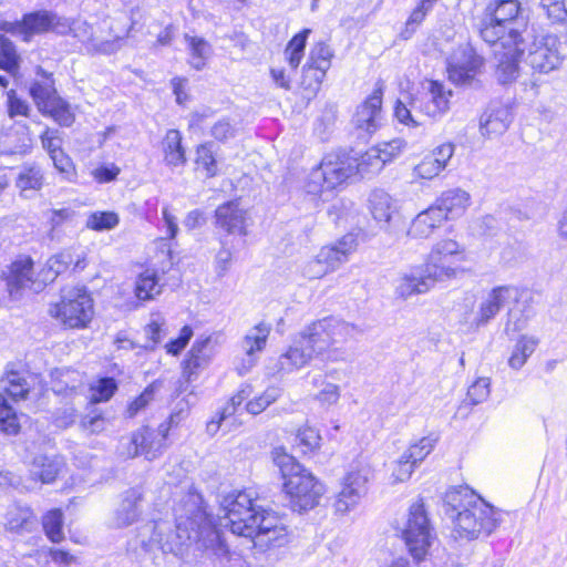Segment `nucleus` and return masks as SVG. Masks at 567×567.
Masks as SVG:
<instances>
[{
    "label": "nucleus",
    "mask_w": 567,
    "mask_h": 567,
    "mask_svg": "<svg viewBox=\"0 0 567 567\" xmlns=\"http://www.w3.org/2000/svg\"><path fill=\"white\" fill-rule=\"evenodd\" d=\"M176 529L164 538L167 529L165 523H148L144 529L152 532L150 539L141 540L144 546L158 545L163 553L184 556L185 551L195 547L198 550L210 551L214 556L223 557L228 549L219 532L203 506L202 496L189 489L174 507Z\"/></svg>",
    "instance_id": "obj_1"
},
{
    "label": "nucleus",
    "mask_w": 567,
    "mask_h": 567,
    "mask_svg": "<svg viewBox=\"0 0 567 567\" xmlns=\"http://www.w3.org/2000/svg\"><path fill=\"white\" fill-rule=\"evenodd\" d=\"M482 39L494 45L495 75L499 83L515 81L519 62L525 54L528 18L518 0H492L485 8L481 22Z\"/></svg>",
    "instance_id": "obj_2"
},
{
    "label": "nucleus",
    "mask_w": 567,
    "mask_h": 567,
    "mask_svg": "<svg viewBox=\"0 0 567 567\" xmlns=\"http://www.w3.org/2000/svg\"><path fill=\"white\" fill-rule=\"evenodd\" d=\"M221 507L233 534L250 538L261 550L281 547L289 540L282 518L256 504L251 491H233L224 496Z\"/></svg>",
    "instance_id": "obj_3"
},
{
    "label": "nucleus",
    "mask_w": 567,
    "mask_h": 567,
    "mask_svg": "<svg viewBox=\"0 0 567 567\" xmlns=\"http://www.w3.org/2000/svg\"><path fill=\"white\" fill-rule=\"evenodd\" d=\"M444 512L453 522L455 536L466 540L488 537L503 522L502 511L485 502L467 486L446 492Z\"/></svg>",
    "instance_id": "obj_4"
},
{
    "label": "nucleus",
    "mask_w": 567,
    "mask_h": 567,
    "mask_svg": "<svg viewBox=\"0 0 567 567\" xmlns=\"http://www.w3.org/2000/svg\"><path fill=\"white\" fill-rule=\"evenodd\" d=\"M274 462L280 470L284 491L293 511H308L319 504L326 488L310 471L282 449H275Z\"/></svg>",
    "instance_id": "obj_5"
},
{
    "label": "nucleus",
    "mask_w": 567,
    "mask_h": 567,
    "mask_svg": "<svg viewBox=\"0 0 567 567\" xmlns=\"http://www.w3.org/2000/svg\"><path fill=\"white\" fill-rule=\"evenodd\" d=\"M361 330L337 317H326L307 326L300 334L313 349L317 358L324 361L346 359L344 344L354 339Z\"/></svg>",
    "instance_id": "obj_6"
},
{
    "label": "nucleus",
    "mask_w": 567,
    "mask_h": 567,
    "mask_svg": "<svg viewBox=\"0 0 567 567\" xmlns=\"http://www.w3.org/2000/svg\"><path fill=\"white\" fill-rule=\"evenodd\" d=\"M354 175L352 157L340 154H327L319 165L307 175L303 190L308 202V210H316L326 199L323 195L347 182Z\"/></svg>",
    "instance_id": "obj_7"
},
{
    "label": "nucleus",
    "mask_w": 567,
    "mask_h": 567,
    "mask_svg": "<svg viewBox=\"0 0 567 567\" xmlns=\"http://www.w3.org/2000/svg\"><path fill=\"white\" fill-rule=\"evenodd\" d=\"M452 91L435 80L422 82L421 90L409 97V103L398 100L394 107V115L404 125L416 127L420 122L414 118L412 111H419L423 115L433 118H442L450 110Z\"/></svg>",
    "instance_id": "obj_8"
},
{
    "label": "nucleus",
    "mask_w": 567,
    "mask_h": 567,
    "mask_svg": "<svg viewBox=\"0 0 567 567\" xmlns=\"http://www.w3.org/2000/svg\"><path fill=\"white\" fill-rule=\"evenodd\" d=\"M464 260V248L456 240L444 238L432 245L425 262L420 266L437 284L456 278Z\"/></svg>",
    "instance_id": "obj_9"
},
{
    "label": "nucleus",
    "mask_w": 567,
    "mask_h": 567,
    "mask_svg": "<svg viewBox=\"0 0 567 567\" xmlns=\"http://www.w3.org/2000/svg\"><path fill=\"white\" fill-rule=\"evenodd\" d=\"M399 528L411 556L417 561L422 560L429 551L434 534L421 502L411 505L406 519Z\"/></svg>",
    "instance_id": "obj_10"
},
{
    "label": "nucleus",
    "mask_w": 567,
    "mask_h": 567,
    "mask_svg": "<svg viewBox=\"0 0 567 567\" xmlns=\"http://www.w3.org/2000/svg\"><path fill=\"white\" fill-rule=\"evenodd\" d=\"M50 313L69 328H84L91 321L93 300L85 288L63 290L61 301L51 307Z\"/></svg>",
    "instance_id": "obj_11"
},
{
    "label": "nucleus",
    "mask_w": 567,
    "mask_h": 567,
    "mask_svg": "<svg viewBox=\"0 0 567 567\" xmlns=\"http://www.w3.org/2000/svg\"><path fill=\"white\" fill-rule=\"evenodd\" d=\"M526 39V62L530 68L539 73H549L557 70L561 63L564 55L561 53V43L555 35L547 34L539 39H535L532 44H528Z\"/></svg>",
    "instance_id": "obj_12"
},
{
    "label": "nucleus",
    "mask_w": 567,
    "mask_h": 567,
    "mask_svg": "<svg viewBox=\"0 0 567 567\" xmlns=\"http://www.w3.org/2000/svg\"><path fill=\"white\" fill-rule=\"evenodd\" d=\"M447 74L456 85H471L484 65V59L470 44L456 48L447 58Z\"/></svg>",
    "instance_id": "obj_13"
},
{
    "label": "nucleus",
    "mask_w": 567,
    "mask_h": 567,
    "mask_svg": "<svg viewBox=\"0 0 567 567\" xmlns=\"http://www.w3.org/2000/svg\"><path fill=\"white\" fill-rule=\"evenodd\" d=\"M58 17L47 10H39L27 13L21 21L0 22V31L14 35H21L24 41H29L34 34L51 31L58 25Z\"/></svg>",
    "instance_id": "obj_14"
},
{
    "label": "nucleus",
    "mask_w": 567,
    "mask_h": 567,
    "mask_svg": "<svg viewBox=\"0 0 567 567\" xmlns=\"http://www.w3.org/2000/svg\"><path fill=\"white\" fill-rule=\"evenodd\" d=\"M167 426L158 425L157 429L144 426L136 431L131 439L128 456L144 455L147 460H154L166 449Z\"/></svg>",
    "instance_id": "obj_15"
},
{
    "label": "nucleus",
    "mask_w": 567,
    "mask_h": 567,
    "mask_svg": "<svg viewBox=\"0 0 567 567\" xmlns=\"http://www.w3.org/2000/svg\"><path fill=\"white\" fill-rule=\"evenodd\" d=\"M271 332V326L265 322H259L250 328L244 336L240 347L245 357L236 365L239 375L247 374L258 361V353L264 351L267 344L268 337Z\"/></svg>",
    "instance_id": "obj_16"
},
{
    "label": "nucleus",
    "mask_w": 567,
    "mask_h": 567,
    "mask_svg": "<svg viewBox=\"0 0 567 567\" xmlns=\"http://www.w3.org/2000/svg\"><path fill=\"white\" fill-rule=\"evenodd\" d=\"M382 91L374 90L367 100L358 106L352 124L359 137H367L373 134L382 122Z\"/></svg>",
    "instance_id": "obj_17"
},
{
    "label": "nucleus",
    "mask_w": 567,
    "mask_h": 567,
    "mask_svg": "<svg viewBox=\"0 0 567 567\" xmlns=\"http://www.w3.org/2000/svg\"><path fill=\"white\" fill-rule=\"evenodd\" d=\"M436 284L421 266L411 267L399 275L394 282V296L400 300H408L413 296L424 295Z\"/></svg>",
    "instance_id": "obj_18"
},
{
    "label": "nucleus",
    "mask_w": 567,
    "mask_h": 567,
    "mask_svg": "<svg viewBox=\"0 0 567 567\" xmlns=\"http://www.w3.org/2000/svg\"><path fill=\"white\" fill-rule=\"evenodd\" d=\"M515 297L516 289L513 287L498 286L493 288L486 296L482 298L471 324L475 328L486 326L497 316L506 302Z\"/></svg>",
    "instance_id": "obj_19"
},
{
    "label": "nucleus",
    "mask_w": 567,
    "mask_h": 567,
    "mask_svg": "<svg viewBox=\"0 0 567 567\" xmlns=\"http://www.w3.org/2000/svg\"><path fill=\"white\" fill-rule=\"evenodd\" d=\"M216 227L227 235L245 237L247 235V210L238 200H229L217 207L215 212Z\"/></svg>",
    "instance_id": "obj_20"
},
{
    "label": "nucleus",
    "mask_w": 567,
    "mask_h": 567,
    "mask_svg": "<svg viewBox=\"0 0 567 567\" xmlns=\"http://www.w3.org/2000/svg\"><path fill=\"white\" fill-rule=\"evenodd\" d=\"M513 121L512 109L501 102H492L480 118L482 136L494 138L503 135Z\"/></svg>",
    "instance_id": "obj_21"
},
{
    "label": "nucleus",
    "mask_w": 567,
    "mask_h": 567,
    "mask_svg": "<svg viewBox=\"0 0 567 567\" xmlns=\"http://www.w3.org/2000/svg\"><path fill=\"white\" fill-rule=\"evenodd\" d=\"M358 248L357 235L349 233L331 245L323 246L319 254L332 271L346 264Z\"/></svg>",
    "instance_id": "obj_22"
},
{
    "label": "nucleus",
    "mask_w": 567,
    "mask_h": 567,
    "mask_svg": "<svg viewBox=\"0 0 567 567\" xmlns=\"http://www.w3.org/2000/svg\"><path fill=\"white\" fill-rule=\"evenodd\" d=\"M316 357L313 349L307 344L302 336L299 333L289 348L278 359V370L289 373L301 369Z\"/></svg>",
    "instance_id": "obj_23"
},
{
    "label": "nucleus",
    "mask_w": 567,
    "mask_h": 567,
    "mask_svg": "<svg viewBox=\"0 0 567 567\" xmlns=\"http://www.w3.org/2000/svg\"><path fill=\"white\" fill-rule=\"evenodd\" d=\"M63 466V458L58 455L38 454L29 464V474L34 482L50 484L54 482Z\"/></svg>",
    "instance_id": "obj_24"
},
{
    "label": "nucleus",
    "mask_w": 567,
    "mask_h": 567,
    "mask_svg": "<svg viewBox=\"0 0 567 567\" xmlns=\"http://www.w3.org/2000/svg\"><path fill=\"white\" fill-rule=\"evenodd\" d=\"M140 488H130L123 494V498L114 512L112 526L123 528L132 525L141 515L140 503L142 501Z\"/></svg>",
    "instance_id": "obj_25"
},
{
    "label": "nucleus",
    "mask_w": 567,
    "mask_h": 567,
    "mask_svg": "<svg viewBox=\"0 0 567 567\" xmlns=\"http://www.w3.org/2000/svg\"><path fill=\"white\" fill-rule=\"evenodd\" d=\"M445 220V215L434 205L419 213L408 229V236L415 239L429 238Z\"/></svg>",
    "instance_id": "obj_26"
},
{
    "label": "nucleus",
    "mask_w": 567,
    "mask_h": 567,
    "mask_svg": "<svg viewBox=\"0 0 567 567\" xmlns=\"http://www.w3.org/2000/svg\"><path fill=\"white\" fill-rule=\"evenodd\" d=\"M76 37L85 47L89 53L95 54H112L121 48V38H114L106 41H97L93 34L91 27L85 22H78L71 29Z\"/></svg>",
    "instance_id": "obj_27"
},
{
    "label": "nucleus",
    "mask_w": 567,
    "mask_h": 567,
    "mask_svg": "<svg viewBox=\"0 0 567 567\" xmlns=\"http://www.w3.org/2000/svg\"><path fill=\"white\" fill-rule=\"evenodd\" d=\"M14 184L21 197L31 198L44 184V175L41 167L34 163L22 165L17 173Z\"/></svg>",
    "instance_id": "obj_28"
},
{
    "label": "nucleus",
    "mask_w": 567,
    "mask_h": 567,
    "mask_svg": "<svg viewBox=\"0 0 567 567\" xmlns=\"http://www.w3.org/2000/svg\"><path fill=\"white\" fill-rule=\"evenodd\" d=\"M369 208L374 220L381 227L388 226L392 217L399 212L398 202L382 189H375L370 194Z\"/></svg>",
    "instance_id": "obj_29"
},
{
    "label": "nucleus",
    "mask_w": 567,
    "mask_h": 567,
    "mask_svg": "<svg viewBox=\"0 0 567 567\" xmlns=\"http://www.w3.org/2000/svg\"><path fill=\"white\" fill-rule=\"evenodd\" d=\"M4 527L13 534L31 533L37 527V519L30 507L13 504L7 511Z\"/></svg>",
    "instance_id": "obj_30"
},
{
    "label": "nucleus",
    "mask_w": 567,
    "mask_h": 567,
    "mask_svg": "<svg viewBox=\"0 0 567 567\" xmlns=\"http://www.w3.org/2000/svg\"><path fill=\"white\" fill-rule=\"evenodd\" d=\"M209 343L210 337L198 338L193 343L184 360V374H186L188 379H192L198 370L206 368L210 362L213 351L208 348Z\"/></svg>",
    "instance_id": "obj_31"
},
{
    "label": "nucleus",
    "mask_w": 567,
    "mask_h": 567,
    "mask_svg": "<svg viewBox=\"0 0 567 567\" xmlns=\"http://www.w3.org/2000/svg\"><path fill=\"white\" fill-rule=\"evenodd\" d=\"M470 194L463 189L454 188L444 192L436 200L437 207L444 215L445 220L461 216L470 205Z\"/></svg>",
    "instance_id": "obj_32"
},
{
    "label": "nucleus",
    "mask_w": 567,
    "mask_h": 567,
    "mask_svg": "<svg viewBox=\"0 0 567 567\" xmlns=\"http://www.w3.org/2000/svg\"><path fill=\"white\" fill-rule=\"evenodd\" d=\"M32 266L33 262L29 257L20 258L11 264L6 277L10 295L30 286L32 282Z\"/></svg>",
    "instance_id": "obj_33"
},
{
    "label": "nucleus",
    "mask_w": 567,
    "mask_h": 567,
    "mask_svg": "<svg viewBox=\"0 0 567 567\" xmlns=\"http://www.w3.org/2000/svg\"><path fill=\"white\" fill-rule=\"evenodd\" d=\"M164 161L171 167L183 166L186 162L185 150L182 146V134L177 130L167 131L163 140Z\"/></svg>",
    "instance_id": "obj_34"
},
{
    "label": "nucleus",
    "mask_w": 567,
    "mask_h": 567,
    "mask_svg": "<svg viewBox=\"0 0 567 567\" xmlns=\"http://www.w3.org/2000/svg\"><path fill=\"white\" fill-rule=\"evenodd\" d=\"M163 285L159 284L158 275L153 269H146L135 281V296L137 299L153 300L162 292Z\"/></svg>",
    "instance_id": "obj_35"
},
{
    "label": "nucleus",
    "mask_w": 567,
    "mask_h": 567,
    "mask_svg": "<svg viewBox=\"0 0 567 567\" xmlns=\"http://www.w3.org/2000/svg\"><path fill=\"white\" fill-rule=\"evenodd\" d=\"M537 344V338L527 334L520 336L508 359V365L514 370L522 369L535 352Z\"/></svg>",
    "instance_id": "obj_36"
},
{
    "label": "nucleus",
    "mask_w": 567,
    "mask_h": 567,
    "mask_svg": "<svg viewBox=\"0 0 567 567\" xmlns=\"http://www.w3.org/2000/svg\"><path fill=\"white\" fill-rule=\"evenodd\" d=\"M185 41L190 65L196 70H202L212 55V45L205 39L195 35L186 34Z\"/></svg>",
    "instance_id": "obj_37"
},
{
    "label": "nucleus",
    "mask_w": 567,
    "mask_h": 567,
    "mask_svg": "<svg viewBox=\"0 0 567 567\" xmlns=\"http://www.w3.org/2000/svg\"><path fill=\"white\" fill-rule=\"evenodd\" d=\"M73 262V256L71 251L64 250L52 256L42 270L41 280L45 282H52L54 279L66 271L70 265Z\"/></svg>",
    "instance_id": "obj_38"
},
{
    "label": "nucleus",
    "mask_w": 567,
    "mask_h": 567,
    "mask_svg": "<svg viewBox=\"0 0 567 567\" xmlns=\"http://www.w3.org/2000/svg\"><path fill=\"white\" fill-rule=\"evenodd\" d=\"M310 29H303L299 33H297L287 44L285 50L286 60L288 61L290 68L296 70L303 56L306 43L308 35L310 34Z\"/></svg>",
    "instance_id": "obj_39"
},
{
    "label": "nucleus",
    "mask_w": 567,
    "mask_h": 567,
    "mask_svg": "<svg viewBox=\"0 0 567 567\" xmlns=\"http://www.w3.org/2000/svg\"><path fill=\"white\" fill-rule=\"evenodd\" d=\"M371 471L368 465H357L352 467L342 478V484L347 485L352 491H358L362 495L368 494V483L370 480Z\"/></svg>",
    "instance_id": "obj_40"
},
{
    "label": "nucleus",
    "mask_w": 567,
    "mask_h": 567,
    "mask_svg": "<svg viewBox=\"0 0 567 567\" xmlns=\"http://www.w3.org/2000/svg\"><path fill=\"white\" fill-rule=\"evenodd\" d=\"M144 334L147 339L144 349L154 350L167 334L165 319L161 315H152L144 328Z\"/></svg>",
    "instance_id": "obj_41"
},
{
    "label": "nucleus",
    "mask_w": 567,
    "mask_h": 567,
    "mask_svg": "<svg viewBox=\"0 0 567 567\" xmlns=\"http://www.w3.org/2000/svg\"><path fill=\"white\" fill-rule=\"evenodd\" d=\"M382 155L374 147L369 148L364 154L360 156L359 159L353 158L354 161V174L359 173L364 176L368 174H375L380 172L384 163L382 161Z\"/></svg>",
    "instance_id": "obj_42"
},
{
    "label": "nucleus",
    "mask_w": 567,
    "mask_h": 567,
    "mask_svg": "<svg viewBox=\"0 0 567 567\" xmlns=\"http://www.w3.org/2000/svg\"><path fill=\"white\" fill-rule=\"evenodd\" d=\"M120 224V216L115 212H93L87 216L85 226L94 231H109Z\"/></svg>",
    "instance_id": "obj_43"
},
{
    "label": "nucleus",
    "mask_w": 567,
    "mask_h": 567,
    "mask_svg": "<svg viewBox=\"0 0 567 567\" xmlns=\"http://www.w3.org/2000/svg\"><path fill=\"white\" fill-rule=\"evenodd\" d=\"M19 61L20 56L14 44L3 34H0V69L14 75L19 69Z\"/></svg>",
    "instance_id": "obj_44"
},
{
    "label": "nucleus",
    "mask_w": 567,
    "mask_h": 567,
    "mask_svg": "<svg viewBox=\"0 0 567 567\" xmlns=\"http://www.w3.org/2000/svg\"><path fill=\"white\" fill-rule=\"evenodd\" d=\"M45 107L50 115L62 126H71L74 122V114L69 103L61 97H48Z\"/></svg>",
    "instance_id": "obj_45"
},
{
    "label": "nucleus",
    "mask_w": 567,
    "mask_h": 567,
    "mask_svg": "<svg viewBox=\"0 0 567 567\" xmlns=\"http://www.w3.org/2000/svg\"><path fill=\"white\" fill-rule=\"evenodd\" d=\"M196 165L205 172L206 177H214L218 173L217 161L213 151V143L206 142L197 146Z\"/></svg>",
    "instance_id": "obj_46"
},
{
    "label": "nucleus",
    "mask_w": 567,
    "mask_h": 567,
    "mask_svg": "<svg viewBox=\"0 0 567 567\" xmlns=\"http://www.w3.org/2000/svg\"><path fill=\"white\" fill-rule=\"evenodd\" d=\"M437 439L435 436H424L414 444H411L403 454L410 460V462H412V464L417 466L433 451Z\"/></svg>",
    "instance_id": "obj_47"
},
{
    "label": "nucleus",
    "mask_w": 567,
    "mask_h": 567,
    "mask_svg": "<svg viewBox=\"0 0 567 567\" xmlns=\"http://www.w3.org/2000/svg\"><path fill=\"white\" fill-rule=\"evenodd\" d=\"M43 529L48 538L53 543L63 539V514L60 509L49 511L42 519Z\"/></svg>",
    "instance_id": "obj_48"
},
{
    "label": "nucleus",
    "mask_w": 567,
    "mask_h": 567,
    "mask_svg": "<svg viewBox=\"0 0 567 567\" xmlns=\"http://www.w3.org/2000/svg\"><path fill=\"white\" fill-rule=\"evenodd\" d=\"M280 395V388L268 386L260 395L247 402L246 411L252 415H258L264 412L271 403L276 402Z\"/></svg>",
    "instance_id": "obj_49"
},
{
    "label": "nucleus",
    "mask_w": 567,
    "mask_h": 567,
    "mask_svg": "<svg viewBox=\"0 0 567 567\" xmlns=\"http://www.w3.org/2000/svg\"><path fill=\"white\" fill-rule=\"evenodd\" d=\"M364 497L358 491H352L341 483V489L336 497L334 509L339 514H347L353 511Z\"/></svg>",
    "instance_id": "obj_50"
},
{
    "label": "nucleus",
    "mask_w": 567,
    "mask_h": 567,
    "mask_svg": "<svg viewBox=\"0 0 567 567\" xmlns=\"http://www.w3.org/2000/svg\"><path fill=\"white\" fill-rule=\"evenodd\" d=\"M326 73L309 63L302 68L301 86L308 92L309 97L315 96L320 90L321 83L326 78Z\"/></svg>",
    "instance_id": "obj_51"
},
{
    "label": "nucleus",
    "mask_w": 567,
    "mask_h": 567,
    "mask_svg": "<svg viewBox=\"0 0 567 567\" xmlns=\"http://www.w3.org/2000/svg\"><path fill=\"white\" fill-rule=\"evenodd\" d=\"M20 429V421L13 408L7 399L0 394V430L7 434H17Z\"/></svg>",
    "instance_id": "obj_52"
},
{
    "label": "nucleus",
    "mask_w": 567,
    "mask_h": 567,
    "mask_svg": "<svg viewBox=\"0 0 567 567\" xmlns=\"http://www.w3.org/2000/svg\"><path fill=\"white\" fill-rule=\"evenodd\" d=\"M117 390V383L113 378L99 379L90 388V400L94 403L109 401Z\"/></svg>",
    "instance_id": "obj_53"
},
{
    "label": "nucleus",
    "mask_w": 567,
    "mask_h": 567,
    "mask_svg": "<svg viewBox=\"0 0 567 567\" xmlns=\"http://www.w3.org/2000/svg\"><path fill=\"white\" fill-rule=\"evenodd\" d=\"M238 132V122L228 117L219 118L210 127V135L220 143H226L236 137Z\"/></svg>",
    "instance_id": "obj_54"
},
{
    "label": "nucleus",
    "mask_w": 567,
    "mask_h": 567,
    "mask_svg": "<svg viewBox=\"0 0 567 567\" xmlns=\"http://www.w3.org/2000/svg\"><path fill=\"white\" fill-rule=\"evenodd\" d=\"M332 58V49L328 44L319 42L315 44L313 48L310 50L307 63L318 68L319 70L327 72L331 66Z\"/></svg>",
    "instance_id": "obj_55"
},
{
    "label": "nucleus",
    "mask_w": 567,
    "mask_h": 567,
    "mask_svg": "<svg viewBox=\"0 0 567 567\" xmlns=\"http://www.w3.org/2000/svg\"><path fill=\"white\" fill-rule=\"evenodd\" d=\"M4 382V390L13 400L25 399L29 392L27 380L20 373L10 371L7 373Z\"/></svg>",
    "instance_id": "obj_56"
},
{
    "label": "nucleus",
    "mask_w": 567,
    "mask_h": 567,
    "mask_svg": "<svg viewBox=\"0 0 567 567\" xmlns=\"http://www.w3.org/2000/svg\"><path fill=\"white\" fill-rule=\"evenodd\" d=\"M158 389V382H153L147 385L144 391L128 404L126 411L127 415L130 417H134L143 411L154 400L155 393Z\"/></svg>",
    "instance_id": "obj_57"
},
{
    "label": "nucleus",
    "mask_w": 567,
    "mask_h": 567,
    "mask_svg": "<svg viewBox=\"0 0 567 567\" xmlns=\"http://www.w3.org/2000/svg\"><path fill=\"white\" fill-rule=\"evenodd\" d=\"M443 171L440 159H435L430 154L414 167L413 174L417 178L432 179Z\"/></svg>",
    "instance_id": "obj_58"
},
{
    "label": "nucleus",
    "mask_w": 567,
    "mask_h": 567,
    "mask_svg": "<svg viewBox=\"0 0 567 567\" xmlns=\"http://www.w3.org/2000/svg\"><path fill=\"white\" fill-rule=\"evenodd\" d=\"M297 441L303 447L302 452H313L320 447L321 436L319 431L311 426H305L298 431Z\"/></svg>",
    "instance_id": "obj_59"
},
{
    "label": "nucleus",
    "mask_w": 567,
    "mask_h": 567,
    "mask_svg": "<svg viewBox=\"0 0 567 567\" xmlns=\"http://www.w3.org/2000/svg\"><path fill=\"white\" fill-rule=\"evenodd\" d=\"M252 394V386L250 384L243 385L239 391L231 396L226 405L220 410L224 415L230 419L235 423L234 415L238 408Z\"/></svg>",
    "instance_id": "obj_60"
},
{
    "label": "nucleus",
    "mask_w": 567,
    "mask_h": 567,
    "mask_svg": "<svg viewBox=\"0 0 567 567\" xmlns=\"http://www.w3.org/2000/svg\"><path fill=\"white\" fill-rule=\"evenodd\" d=\"M491 393V380L488 378H478L467 390V398L472 404H480L487 400Z\"/></svg>",
    "instance_id": "obj_61"
},
{
    "label": "nucleus",
    "mask_w": 567,
    "mask_h": 567,
    "mask_svg": "<svg viewBox=\"0 0 567 567\" xmlns=\"http://www.w3.org/2000/svg\"><path fill=\"white\" fill-rule=\"evenodd\" d=\"M54 167L63 175L68 182H75L76 172L72 159L63 152H58L50 156Z\"/></svg>",
    "instance_id": "obj_62"
},
{
    "label": "nucleus",
    "mask_w": 567,
    "mask_h": 567,
    "mask_svg": "<svg viewBox=\"0 0 567 567\" xmlns=\"http://www.w3.org/2000/svg\"><path fill=\"white\" fill-rule=\"evenodd\" d=\"M405 142L401 138H394L389 142L380 143L377 146H374L375 150L382 155V161L384 165L391 161H393L395 157H398L403 150L405 148Z\"/></svg>",
    "instance_id": "obj_63"
},
{
    "label": "nucleus",
    "mask_w": 567,
    "mask_h": 567,
    "mask_svg": "<svg viewBox=\"0 0 567 567\" xmlns=\"http://www.w3.org/2000/svg\"><path fill=\"white\" fill-rule=\"evenodd\" d=\"M331 272L329 267L326 265L323 258L318 252L316 257L309 260L302 268V276L308 279H319Z\"/></svg>",
    "instance_id": "obj_64"
}]
</instances>
